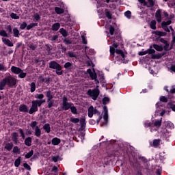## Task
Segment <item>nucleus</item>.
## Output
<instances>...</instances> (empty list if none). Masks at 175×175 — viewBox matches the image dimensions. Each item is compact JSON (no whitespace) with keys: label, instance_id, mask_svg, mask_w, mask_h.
Here are the masks:
<instances>
[{"label":"nucleus","instance_id":"obj_58","mask_svg":"<svg viewBox=\"0 0 175 175\" xmlns=\"http://www.w3.org/2000/svg\"><path fill=\"white\" fill-rule=\"evenodd\" d=\"M103 12H104V10H103V8L99 9V10H97V12H98V15H99V18H103Z\"/></svg>","mask_w":175,"mask_h":175},{"label":"nucleus","instance_id":"obj_19","mask_svg":"<svg viewBox=\"0 0 175 175\" xmlns=\"http://www.w3.org/2000/svg\"><path fill=\"white\" fill-rule=\"evenodd\" d=\"M105 15L107 18L108 20L112 19L113 14L109 9L105 10Z\"/></svg>","mask_w":175,"mask_h":175},{"label":"nucleus","instance_id":"obj_13","mask_svg":"<svg viewBox=\"0 0 175 175\" xmlns=\"http://www.w3.org/2000/svg\"><path fill=\"white\" fill-rule=\"evenodd\" d=\"M155 19L158 23L162 22L161 10L159 9L155 13Z\"/></svg>","mask_w":175,"mask_h":175},{"label":"nucleus","instance_id":"obj_14","mask_svg":"<svg viewBox=\"0 0 175 175\" xmlns=\"http://www.w3.org/2000/svg\"><path fill=\"white\" fill-rule=\"evenodd\" d=\"M18 110L20 112H23V113H28L29 112L28 107H27V105H26L25 104L21 105L18 107Z\"/></svg>","mask_w":175,"mask_h":175},{"label":"nucleus","instance_id":"obj_32","mask_svg":"<svg viewBox=\"0 0 175 175\" xmlns=\"http://www.w3.org/2000/svg\"><path fill=\"white\" fill-rule=\"evenodd\" d=\"M162 124V118L160 120H155L154 122V126L156 127H160Z\"/></svg>","mask_w":175,"mask_h":175},{"label":"nucleus","instance_id":"obj_30","mask_svg":"<svg viewBox=\"0 0 175 175\" xmlns=\"http://www.w3.org/2000/svg\"><path fill=\"white\" fill-rule=\"evenodd\" d=\"M70 111H71V113L74 115H77V109L75 106H74V104H72L70 107Z\"/></svg>","mask_w":175,"mask_h":175},{"label":"nucleus","instance_id":"obj_53","mask_svg":"<svg viewBox=\"0 0 175 175\" xmlns=\"http://www.w3.org/2000/svg\"><path fill=\"white\" fill-rule=\"evenodd\" d=\"M7 67L3 65V64H0V71L1 72H6L7 71Z\"/></svg>","mask_w":175,"mask_h":175},{"label":"nucleus","instance_id":"obj_47","mask_svg":"<svg viewBox=\"0 0 175 175\" xmlns=\"http://www.w3.org/2000/svg\"><path fill=\"white\" fill-rule=\"evenodd\" d=\"M38 26V23H30L29 25H28L27 26V30H30L32 28L37 27Z\"/></svg>","mask_w":175,"mask_h":175},{"label":"nucleus","instance_id":"obj_29","mask_svg":"<svg viewBox=\"0 0 175 175\" xmlns=\"http://www.w3.org/2000/svg\"><path fill=\"white\" fill-rule=\"evenodd\" d=\"M12 32H13V36L14 38H18L19 37V30L16 27H14L12 29Z\"/></svg>","mask_w":175,"mask_h":175},{"label":"nucleus","instance_id":"obj_56","mask_svg":"<svg viewBox=\"0 0 175 175\" xmlns=\"http://www.w3.org/2000/svg\"><path fill=\"white\" fill-rule=\"evenodd\" d=\"M159 100H160V102H163V103H167V101H168L167 98H166L164 96H160Z\"/></svg>","mask_w":175,"mask_h":175},{"label":"nucleus","instance_id":"obj_12","mask_svg":"<svg viewBox=\"0 0 175 175\" xmlns=\"http://www.w3.org/2000/svg\"><path fill=\"white\" fill-rule=\"evenodd\" d=\"M160 104H161L160 103H158L156 104L157 111L159 112L162 111L160 113V116L163 117L165 114L166 111L165 109H163V106H160Z\"/></svg>","mask_w":175,"mask_h":175},{"label":"nucleus","instance_id":"obj_46","mask_svg":"<svg viewBox=\"0 0 175 175\" xmlns=\"http://www.w3.org/2000/svg\"><path fill=\"white\" fill-rule=\"evenodd\" d=\"M27 76V73L24 72L23 70L21 71V72L18 73V77L20 79H24Z\"/></svg>","mask_w":175,"mask_h":175},{"label":"nucleus","instance_id":"obj_25","mask_svg":"<svg viewBox=\"0 0 175 175\" xmlns=\"http://www.w3.org/2000/svg\"><path fill=\"white\" fill-rule=\"evenodd\" d=\"M31 143H32V138L31 137H28L25 139V144L29 147L31 146Z\"/></svg>","mask_w":175,"mask_h":175},{"label":"nucleus","instance_id":"obj_2","mask_svg":"<svg viewBox=\"0 0 175 175\" xmlns=\"http://www.w3.org/2000/svg\"><path fill=\"white\" fill-rule=\"evenodd\" d=\"M17 83V79L12 76H8L0 81V90H4L6 85L9 88L14 87Z\"/></svg>","mask_w":175,"mask_h":175},{"label":"nucleus","instance_id":"obj_1","mask_svg":"<svg viewBox=\"0 0 175 175\" xmlns=\"http://www.w3.org/2000/svg\"><path fill=\"white\" fill-rule=\"evenodd\" d=\"M119 44L113 43L109 46V52L111 56H116V61L120 63H124L125 54L122 50L118 49Z\"/></svg>","mask_w":175,"mask_h":175},{"label":"nucleus","instance_id":"obj_49","mask_svg":"<svg viewBox=\"0 0 175 175\" xmlns=\"http://www.w3.org/2000/svg\"><path fill=\"white\" fill-rule=\"evenodd\" d=\"M165 23H161V27L163 29L164 31L166 32L170 33V29L168 28L167 26L165 25Z\"/></svg>","mask_w":175,"mask_h":175},{"label":"nucleus","instance_id":"obj_10","mask_svg":"<svg viewBox=\"0 0 175 175\" xmlns=\"http://www.w3.org/2000/svg\"><path fill=\"white\" fill-rule=\"evenodd\" d=\"M161 135L163 138H165L166 139H169L171 136V132L167 130V129L165 128L161 131Z\"/></svg>","mask_w":175,"mask_h":175},{"label":"nucleus","instance_id":"obj_55","mask_svg":"<svg viewBox=\"0 0 175 175\" xmlns=\"http://www.w3.org/2000/svg\"><path fill=\"white\" fill-rule=\"evenodd\" d=\"M25 28H27V23L23 22V23H22L21 24V25H20V29H21V30H24V29H25Z\"/></svg>","mask_w":175,"mask_h":175},{"label":"nucleus","instance_id":"obj_21","mask_svg":"<svg viewBox=\"0 0 175 175\" xmlns=\"http://www.w3.org/2000/svg\"><path fill=\"white\" fill-rule=\"evenodd\" d=\"M13 146H14V145H13L12 143H9V142H8V143H6V144H5L4 148H5L6 150H8V151H11V150H12V148H13Z\"/></svg>","mask_w":175,"mask_h":175},{"label":"nucleus","instance_id":"obj_62","mask_svg":"<svg viewBox=\"0 0 175 175\" xmlns=\"http://www.w3.org/2000/svg\"><path fill=\"white\" fill-rule=\"evenodd\" d=\"M23 167L28 171L31 170V166L27 163H23Z\"/></svg>","mask_w":175,"mask_h":175},{"label":"nucleus","instance_id":"obj_38","mask_svg":"<svg viewBox=\"0 0 175 175\" xmlns=\"http://www.w3.org/2000/svg\"><path fill=\"white\" fill-rule=\"evenodd\" d=\"M160 143H161V139H154L153 141V146L154 148H157L160 145Z\"/></svg>","mask_w":175,"mask_h":175},{"label":"nucleus","instance_id":"obj_17","mask_svg":"<svg viewBox=\"0 0 175 175\" xmlns=\"http://www.w3.org/2000/svg\"><path fill=\"white\" fill-rule=\"evenodd\" d=\"M152 33L159 37H165L167 36L166 32H163L161 31H154Z\"/></svg>","mask_w":175,"mask_h":175},{"label":"nucleus","instance_id":"obj_22","mask_svg":"<svg viewBox=\"0 0 175 175\" xmlns=\"http://www.w3.org/2000/svg\"><path fill=\"white\" fill-rule=\"evenodd\" d=\"M60 28V24L59 23H54L52 25L51 29L53 31H57Z\"/></svg>","mask_w":175,"mask_h":175},{"label":"nucleus","instance_id":"obj_45","mask_svg":"<svg viewBox=\"0 0 175 175\" xmlns=\"http://www.w3.org/2000/svg\"><path fill=\"white\" fill-rule=\"evenodd\" d=\"M131 15H132V13L131 11L128 10V11H126L124 12V16L127 18V19H131Z\"/></svg>","mask_w":175,"mask_h":175},{"label":"nucleus","instance_id":"obj_26","mask_svg":"<svg viewBox=\"0 0 175 175\" xmlns=\"http://www.w3.org/2000/svg\"><path fill=\"white\" fill-rule=\"evenodd\" d=\"M150 27L151 29L156 30L157 29V22L155 20H152L150 22Z\"/></svg>","mask_w":175,"mask_h":175},{"label":"nucleus","instance_id":"obj_35","mask_svg":"<svg viewBox=\"0 0 175 175\" xmlns=\"http://www.w3.org/2000/svg\"><path fill=\"white\" fill-rule=\"evenodd\" d=\"M21 163V157H18L14 161V166L18 167Z\"/></svg>","mask_w":175,"mask_h":175},{"label":"nucleus","instance_id":"obj_51","mask_svg":"<svg viewBox=\"0 0 175 175\" xmlns=\"http://www.w3.org/2000/svg\"><path fill=\"white\" fill-rule=\"evenodd\" d=\"M52 174H54V175H58V167L57 166L53 167Z\"/></svg>","mask_w":175,"mask_h":175},{"label":"nucleus","instance_id":"obj_7","mask_svg":"<svg viewBox=\"0 0 175 175\" xmlns=\"http://www.w3.org/2000/svg\"><path fill=\"white\" fill-rule=\"evenodd\" d=\"M94 114L100 116V112L96 109V108H94V106L91 105L88 110V115L90 118H93Z\"/></svg>","mask_w":175,"mask_h":175},{"label":"nucleus","instance_id":"obj_15","mask_svg":"<svg viewBox=\"0 0 175 175\" xmlns=\"http://www.w3.org/2000/svg\"><path fill=\"white\" fill-rule=\"evenodd\" d=\"M2 42L6 45L8 47H13L14 46V44L9 40L5 38H3L1 39Z\"/></svg>","mask_w":175,"mask_h":175},{"label":"nucleus","instance_id":"obj_18","mask_svg":"<svg viewBox=\"0 0 175 175\" xmlns=\"http://www.w3.org/2000/svg\"><path fill=\"white\" fill-rule=\"evenodd\" d=\"M34 135L37 137H40L42 135L41 129L39 128L38 126H36L34 129Z\"/></svg>","mask_w":175,"mask_h":175},{"label":"nucleus","instance_id":"obj_59","mask_svg":"<svg viewBox=\"0 0 175 175\" xmlns=\"http://www.w3.org/2000/svg\"><path fill=\"white\" fill-rule=\"evenodd\" d=\"M81 40H82V43L83 44H88V40L86 36L81 35Z\"/></svg>","mask_w":175,"mask_h":175},{"label":"nucleus","instance_id":"obj_64","mask_svg":"<svg viewBox=\"0 0 175 175\" xmlns=\"http://www.w3.org/2000/svg\"><path fill=\"white\" fill-rule=\"evenodd\" d=\"M59 160V156H53L52 157V161L54 163H57Z\"/></svg>","mask_w":175,"mask_h":175},{"label":"nucleus","instance_id":"obj_39","mask_svg":"<svg viewBox=\"0 0 175 175\" xmlns=\"http://www.w3.org/2000/svg\"><path fill=\"white\" fill-rule=\"evenodd\" d=\"M0 36L3 37V38H9V36H8L7 31L5 30L0 31Z\"/></svg>","mask_w":175,"mask_h":175},{"label":"nucleus","instance_id":"obj_24","mask_svg":"<svg viewBox=\"0 0 175 175\" xmlns=\"http://www.w3.org/2000/svg\"><path fill=\"white\" fill-rule=\"evenodd\" d=\"M61 143V139L57 137H54L52 139V144L53 146H57Z\"/></svg>","mask_w":175,"mask_h":175},{"label":"nucleus","instance_id":"obj_48","mask_svg":"<svg viewBox=\"0 0 175 175\" xmlns=\"http://www.w3.org/2000/svg\"><path fill=\"white\" fill-rule=\"evenodd\" d=\"M33 154V150H31L29 152H27L25 155V157L26 159H29L31 158Z\"/></svg>","mask_w":175,"mask_h":175},{"label":"nucleus","instance_id":"obj_54","mask_svg":"<svg viewBox=\"0 0 175 175\" xmlns=\"http://www.w3.org/2000/svg\"><path fill=\"white\" fill-rule=\"evenodd\" d=\"M71 67H72V63L70 62H66L64 65V68L65 69H70Z\"/></svg>","mask_w":175,"mask_h":175},{"label":"nucleus","instance_id":"obj_9","mask_svg":"<svg viewBox=\"0 0 175 175\" xmlns=\"http://www.w3.org/2000/svg\"><path fill=\"white\" fill-rule=\"evenodd\" d=\"M155 53H156V51L154 49H152V46H150L149 49H148V50H146L145 51L139 52V55L144 56V55H146L147 54L153 55Z\"/></svg>","mask_w":175,"mask_h":175},{"label":"nucleus","instance_id":"obj_6","mask_svg":"<svg viewBox=\"0 0 175 175\" xmlns=\"http://www.w3.org/2000/svg\"><path fill=\"white\" fill-rule=\"evenodd\" d=\"M72 105V103H68L66 96H63L62 98V109L64 111H68L70 109Z\"/></svg>","mask_w":175,"mask_h":175},{"label":"nucleus","instance_id":"obj_40","mask_svg":"<svg viewBox=\"0 0 175 175\" xmlns=\"http://www.w3.org/2000/svg\"><path fill=\"white\" fill-rule=\"evenodd\" d=\"M12 139L14 142H17L18 140V133L14 132L12 134Z\"/></svg>","mask_w":175,"mask_h":175},{"label":"nucleus","instance_id":"obj_28","mask_svg":"<svg viewBox=\"0 0 175 175\" xmlns=\"http://www.w3.org/2000/svg\"><path fill=\"white\" fill-rule=\"evenodd\" d=\"M55 12L57 14H62L64 13V10L58 7L55 8Z\"/></svg>","mask_w":175,"mask_h":175},{"label":"nucleus","instance_id":"obj_37","mask_svg":"<svg viewBox=\"0 0 175 175\" xmlns=\"http://www.w3.org/2000/svg\"><path fill=\"white\" fill-rule=\"evenodd\" d=\"M12 152L16 154H20L21 151H20L19 148L18 146H14V148L12 149Z\"/></svg>","mask_w":175,"mask_h":175},{"label":"nucleus","instance_id":"obj_44","mask_svg":"<svg viewBox=\"0 0 175 175\" xmlns=\"http://www.w3.org/2000/svg\"><path fill=\"white\" fill-rule=\"evenodd\" d=\"M33 18L34 22H38L40 20V16L38 13L34 14Z\"/></svg>","mask_w":175,"mask_h":175},{"label":"nucleus","instance_id":"obj_36","mask_svg":"<svg viewBox=\"0 0 175 175\" xmlns=\"http://www.w3.org/2000/svg\"><path fill=\"white\" fill-rule=\"evenodd\" d=\"M167 109H171L173 111L175 112V104L173 103H168L167 105Z\"/></svg>","mask_w":175,"mask_h":175},{"label":"nucleus","instance_id":"obj_16","mask_svg":"<svg viewBox=\"0 0 175 175\" xmlns=\"http://www.w3.org/2000/svg\"><path fill=\"white\" fill-rule=\"evenodd\" d=\"M10 70L11 72L14 75H19L22 72V69L14 66L11 67Z\"/></svg>","mask_w":175,"mask_h":175},{"label":"nucleus","instance_id":"obj_33","mask_svg":"<svg viewBox=\"0 0 175 175\" xmlns=\"http://www.w3.org/2000/svg\"><path fill=\"white\" fill-rule=\"evenodd\" d=\"M70 122L73 124H78L80 122V119L77 118L71 117L70 118Z\"/></svg>","mask_w":175,"mask_h":175},{"label":"nucleus","instance_id":"obj_3","mask_svg":"<svg viewBox=\"0 0 175 175\" xmlns=\"http://www.w3.org/2000/svg\"><path fill=\"white\" fill-rule=\"evenodd\" d=\"M46 103V100H33L31 101V106L28 111L29 114L38 111V107H40L43 103Z\"/></svg>","mask_w":175,"mask_h":175},{"label":"nucleus","instance_id":"obj_31","mask_svg":"<svg viewBox=\"0 0 175 175\" xmlns=\"http://www.w3.org/2000/svg\"><path fill=\"white\" fill-rule=\"evenodd\" d=\"M34 98L36 99H39L40 100H45V99H43L44 98V95L43 94H36L34 96Z\"/></svg>","mask_w":175,"mask_h":175},{"label":"nucleus","instance_id":"obj_20","mask_svg":"<svg viewBox=\"0 0 175 175\" xmlns=\"http://www.w3.org/2000/svg\"><path fill=\"white\" fill-rule=\"evenodd\" d=\"M165 126L166 128L170 129H174V124L170 122V121H166L164 122Z\"/></svg>","mask_w":175,"mask_h":175},{"label":"nucleus","instance_id":"obj_11","mask_svg":"<svg viewBox=\"0 0 175 175\" xmlns=\"http://www.w3.org/2000/svg\"><path fill=\"white\" fill-rule=\"evenodd\" d=\"M103 119L105 120V124L108 122V109L107 106L103 107Z\"/></svg>","mask_w":175,"mask_h":175},{"label":"nucleus","instance_id":"obj_52","mask_svg":"<svg viewBox=\"0 0 175 175\" xmlns=\"http://www.w3.org/2000/svg\"><path fill=\"white\" fill-rule=\"evenodd\" d=\"M10 18L14 20H18L19 19V16H18L15 13H11L10 14Z\"/></svg>","mask_w":175,"mask_h":175},{"label":"nucleus","instance_id":"obj_61","mask_svg":"<svg viewBox=\"0 0 175 175\" xmlns=\"http://www.w3.org/2000/svg\"><path fill=\"white\" fill-rule=\"evenodd\" d=\"M115 32V28L113 26L109 27V33L111 36H113Z\"/></svg>","mask_w":175,"mask_h":175},{"label":"nucleus","instance_id":"obj_34","mask_svg":"<svg viewBox=\"0 0 175 175\" xmlns=\"http://www.w3.org/2000/svg\"><path fill=\"white\" fill-rule=\"evenodd\" d=\"M36 85L34 82L31 83L30 84V92L33 93L36 91Z\"/></svg>","mask_w":175,"mask_h":175},{"label":"nucleus","instance_id":"obj_43","mask_svg":"<svg viewBox=\"0 0 175 175\" xmlns=\"http://www.w3.org/2000/svg\"><path fill=\"white\" fill-rule=\"evenodd\" d=\"M46 96L47 98V100H52L53 98V96L50 90L46 92Z\"/></svg>","mask_w":175,"mask_h":175},{"label":"nucleus","instance_id":"obj_27","mask_svg":"<svg viewBox=\"0 0 175 175\" xmlns=\"http://www.w3.org/2000/svg\"><path fill=\"white\" fill-rule=\"evenodd\" d=\"M153 48L159 52H161L163 50V47L162 46H160L159 44H153Z\"/></svg>","mask_w":175,"mask_h":175},{"label":"nucleus","instance_id":"obj_50","mask_svg":"<svg viewBox=\"0 0 175 175\" xmlns=\"http://www.w3.org/2000/svg\"><path fill=\"white\" fill-rule=\"evenodd\" d=\"M163 49L166 51H170L172 49L168 42L164 44Z\"/></svg>","mask_w":175,"mask_h":175},{"label":"nucleus","instance_id":"obj_4","mask_svg":"<svg viewBox=\"0 0 175 175\" xmlns=\"http://www.w3.org/2000/svg\"><path fill=\"white\" fill-rule=\"evenodd\" d=\"M98 86H96L95 89H90L87 92V95L90 96L93 100H96L100 95V90H98Z\"/></svg>","mask_w":175,"mask_h":175},{"label":"nucleus","instance_id":"obj_60","mask_svg":"<svg viewBox=\"0 0 175 175\" xmlns=\"http://www.w3.org/2000/svg\"><path fill=\"white\" fill-rule=\"evenodd\" d=\"M37 124H38V122H37L36 121H32V122L30 123V126H31L32 129H34V128H36Z\"/></svg>","mask_w":175,"mask_h":175},{"label":"nucleus","instance_id":"obj_8","mask_svg":"<svg viewBox=\"0 0 175 175\" xmlns=\"http://www.w3.org/2000/svg\"><path fill=\"white\" fill-rule=\"evenodd\" d=\"M93 72L92 71L91 69H88L87 70V73L90 75V77L92 80H94L95 83L96 85L99 84V80L97 79V75L95 72V69L92 68Z\"/></svg>","mask_w":175,"mask_h":175},{"label":"nucleus","instance_id":"obj_23","mask_svg":"<svg viewBox=\"0 0 175 175\" xmlns=\"http://www.w3.org/2000/svg\"><path fill=\"white\" fill-rule=\"evenodd\" d=\"M43 130L46 133H50L51 132V126L50 124L46 123L42 126Z\"/></svg>","mask_w":175,"mask_h":175},{"label":"nucleus","instance_id":"obj_41","mask_svg":"<svg viewBox=\"0 0 175 175\" xmlns=\"http://www.w3.org/2000/svg\"><path fill=\"white\" fill-rule=\"evenodd\" d=\"M59 33H61V35H62L63 37L66 38L68 36V33L67 31L64 29V28H61L59 29Z\"/></svg>","mask_w":175,"mask_h":175},{"label":"nucleus","instance_id":"obj_42","mask_svg":"<svg viewBox=\"0 0 175 175\" xmlns=\"http://www.w3.org/2000/svg\"><path fill=\"white\" fill-rule=\"evenodd\" d=\"M47 104H48L47 105L48 108L51 109L54 105V100L52 99L47 100Z\"/></svg>","mask_w":175,"mask_h":175},{"label":"nucleus","instance_id":"obj_63","mask_svg":"<svg viewBox=\"0 0 175 175\" xmlns=\"http://www.w3.org/2000/svg\"><path fill=\"white\" fill-rule=\"evenodd\" d=\"M68 55L70 58L76 57V53H75L74 52H72V51L68 52Z\"/></svg>","mask_w":175,"mask_h":175},{"label":"nucleus","instance_id":"obj_57","mask_svg":"<svg viewBox=\"0 0 175 175\" xmlns=\"http://www.w3.org/2000/svg\"><path fill=\"white\" fill-rule=\"evenodd\" d=\"M80 125L81 127H84L86 125L85 119V118H81L80 120Z\"/></svg>","mask_w":175,"mask_h":175},{"label":"nucleus","instance_id":"obj_5","mask_svg":"<svg viewBox=\"0 0 175 175\" xmlns=\"http://www.w3.org/2000/svg\"><path fill=\"white\" fill-rule=\"evenodd\" d=\"M49 68L57 70L56 74L57 75H62L63 74L61 65L57 63L55 61H51L49 62Z\"/></svg>","mask_w":175,"mask_h":175}]
</instances>
